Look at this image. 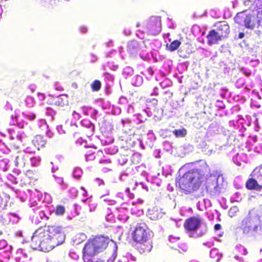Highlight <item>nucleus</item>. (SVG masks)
Returning <instances> with one entry per match:
<instances>
[{
  "instance_id": "nucleus-1",
  "label": "nucleus",
  "mask_w": 262,
  "mask_h": 262,
  "mask_svg": "<svg viewBox=\"0 0 262 262\" xmlns=\"http://www.w3.org/2000/svg\"><path fill=\"white\" fill-rule=\"evenodd\" d=\"M65 235L60 226H45L37 229L32 237L34 248L49 252L62 244Z\"/></svg>"
},
{
  "instance_id": "nucleus-2",
  "label": "nucleus",
  "mask_w": 262,
  "mask_h": 262,
  "mask_svg": "<svg viewBox=\"0 0 262 262\" xmlns=\"http://www.w3.org/2000/svg\"><path fill=\"white\" fill-rule=\"evenodd\" d=\"M205 172L197 168L189 170L177 180L176 186L186 194L195 191L204 181Z\"/></svg>"
},
{
  "instance_id": "nucleus-3",
  "label": "nucleus",
  "mask_w": 262,
  "mask_h": 262,
  "mask_svg": "<svg viewBox=\"0 0 262 262\" xmlns=\"http://www.w3.org/2000/svg\"><path fill=\"white\" fill-rule=\"evenodd\" d=\"M241 228L244 234L255 235L261 228L259 220L250 214L242 221Z\"/></svg>"
},
{
  "instance_id": "nucleus-4",
  "label": "nucleus",
  "mask_w": 262,
  "mask_h": 262,
  "mask_svg": "<svg viewBox=\"0 0 262 262\" xmlns=\"http://www.w3.org/2000/svg\"><path fill=\"white\" fill-rule=\"evenodd\" d=\"M203 221V219L199 216H190L185 220L184 228L190 237L194 236L193 234L201 227Z\"/></svg>"
},
{
  "instance_id": "nucleus-5",
  "label": "nucleus",
  "mask_w": 262,
  "mask_h": 262,
  "mask_svg": "<svg viewBox=\"0 0 262 262\" xmlns=\"http://www.w3.org/2000/svg\"><path fill=\"white\" fill-rule=\"evenodd\" d=\"M130 236L132 239L135 243L150 238L148 228L145 225H138L134 227L131 231Z\"/></svg>"
},
{
  "instance_id": "nucleus-6",
  "label": "nucleus",
  "mask_w": 262,
  "mask_h": 262,
  "mask_svg": "<svg viewBox=\"0 0 262 262\" xmlns=\"http://www.w3.org/2000/svg\"><path fill=\"white\" fill-rule=\"evenodd\" d=\"M234 20L236 23L239 25H244L246 28L253 30L254 29L256 23L254 16L251 14H247L244 12L238 13Z\"/></svg>"
},
{
  "instance_id": "nucleus-7",
  "label": "nucleus",
  "mask_w": 262,
  "mask_h": 262,
  "mask_svg": "<svg viewBox=\"0 0 262 262\" xmlns=\"http://www.w3.org/2000/svg\"><path fill=\"white\" fill-rule=\"evenodd\" d=\"M145 29L147 33L156 35L161 31V20L159 16H151L146 23Z\"/></svg>"
},
{
  "instance_id": "nucleus-8",
  "label": "nucleus",
  "mask_w": 262,
  "mask_h": 262,
  "mask_svg": "<svg viewBox=\"0 0 262 262\" xmlns=\"http://www.w3.org/2000/svg\"><path fill=\"white\" fill-rule=\"evenodd\" d=\"M100 253L91 239L85 244L83 249V258L85 262H89L90 259Z\"/></svg>"
},
{
  "instance_id": "nucleus-9",
  "label": "nucleus",
  "mask_w": 262,
  "mask_h": 262,
  "mask_svg": "<svg viewBox=\"0 0 262 262\" xmlns=\"http://www.w3.org/2000/svg\"><path fill=\"white\" fill-rule=\"evenodd\" d=\"M100 252L105 250L110 242V238L102 235L96 236L91 239Z\"/></svg>"
},
{
  "instance_id": "nucleus-10",
  "label": "nucleus",
  "mask_w": 262,
  "mask_h": 262,
  "mask_svg": "<svg viewBox=\"0 0 262 262\" xmlns=\"http://www.w3.org/2000/svg\"><path fill=\"white\" fill-rule=\"evenodd\" d=\"M52 104L61 110H65L69 106L67 95H60L53 98Z\"/></svg>"
},
{
  "instance_id": "nucleus-11",
  "label": "nucleus",
  "mask_w": 262,
  "mask_h": 262,
  "mask_svg": "<svg viewBox=\"0 0 262 262\" xmlns=\"http://www.w3.org/2000/svg\"><path fill=\"white\" fill-rule=\"evenodd\" d=\"M135 243L137 250L141 254L149 252L152 248V242L150 238Z\"/></svg>"
},
{
  "instance_id": "nucleus-12",
  "label": "nucleus",
  "mask_w": 262,
  "mask_h": 262,
  "mask_svg": "<svg viewBox=\"0 0 262 262\" xmlns=\"http://www.w3.org/2000/svg\"><path fill=\"white\" fill-rule=\"evenodd\" d=\"M215 31L223 38L228 36L230 32L229 26L226 22H219L216 24Z\"/></svg>"
},
{
  "instance_id": "nucleus-13",
  "label": "nucleus",
  "mask_w": 262,
  "mask_h": 262,
  "mask_svg": "<svg viewBox=\"0 0 262 262\" xmlns=\"http://www.w3.org/2000/svg\"><path fill=\"white\" fill-rule=\"evenodd\" d=\"M208 45L216 44L223 38L215 31V29L210 31L206 36Z\"/></svg>"
},
{
  "instance_id": "nucleus-14",
  "label": "nucleus",
  "mask_w": 262,
  "mask_h": 262,
  "mask_svg": "<svg viewBox=\"0 0 262 262\" xmlns=\"http://www.w3.org/2000/svg\"><path fill=\"white\" fill-rule=\"evenodd\" d=\"M148 212L150 219L152 220H158L161 218L163 215L162 211L157 207H154L151 209H149Z\"/></svg>"
},
{
  "instance_id": "nucleus-15",
  "label": "nucleus",
  "mask_w": 262,
  "mask_h": 262,
  "mask_svg": "<svg viewBox=\"0 0 262 262\" xmlns=\"http://www.w3.org/2000/svg\"><path fill=\"white\" fill-rule=\"evenodd\" d=\"M32 142L34 145L36 147L37 149L45 146L47 141L43 136L41 135H36L33 139Z\"/></svg>"
},
{
  "instance_id": "nucleus-16",
  "label": "nucleus",
  "mask_w": 262,
  "mask_h": 262,
  "mask_svg": "<svg viewBox=\"0 0 262 262\" xmlns=\"http://www.w3.org/2000/svg\"><path fill=\"white\" fill-rule=\"evenodd\" d=\"M140 48L139 42L136 40L130 41L127 44V50L130 52L137 51Z\"/></svg>"
},
{
  "instance_id": "nucleus-17",
  "label": "nucleus",
  "mask_w": 262,
  "mask_h": 262,
  "mask_svg": "<svg viewBox=\"0 0 262 262\" xmlns=\"http://www.w3.org/2000/svg\"><path fill=\"white\" fill-rule=\"evenodd\" d=\"M181 44V41L178 40H174L170 45H166V49L170 51H174L179 48Z\"/></svg>"
},
{
  "instance_id": "nucleus-18",
  "label": "nucleus",
  "mask_w": 262,
  "mask_h": 262,
  "mask_svg": "<svg viewBox=\"0 0 262 262\" xmlns=\"http://www.w3.org/2000/svg\"><path fill=\"white\" fill-rule=\"evenodd\" d=\"M210 257L215 261H219L222 257V255L219 253L217 250L214 249L210 251Z\"/></svg>"
},
{
  "instance_id": "nucleus-19",
  "label": "nucleus",
  "mask_w": 262,
  "mask_h": 262,
  "mask_svg": "<svg viewBox=\"0 0 262 262\" xmlns=\"http://www.w3.org/2000/svg\"><path fill=\"white\" fill-rule=\"evenodd\" d=\"M257 7L256 8L257 11V24L258 25H259L260 21L262 20V3L259 5H257Z\"/></svg>"
},
{
  "instance_id": "nucleus-20",
  "label": "nucleus",
  "mask_w": 262,
  "mask_h": 262,
  "mask_svg": "<svg viewBox=\"0 0 262 262\" xmlns=\"http://www.w3.org/2000/svg\"><path fill=\"white\" fill-rule=\"evenodd\" d=\"M91 89L93 92H97L100 90L101 83L98 80H95L91 84Z\"/></svg>"
},
{
  "instance_id": "nucleus-21",
  "label": "nucleus",
  "mask_w": 262,
  "mask_h": 262,
  "mask_svg": "<svg viewBox=\"0 0 262 262\" xmlns=\"http://www.w3.org/2000/svg\"><path fill=\"white\" fill-rule=\"evenodd\" d=\"M66 212L65 207L61 205H58L56 206L55 213L57 215H62Z\"/></svg>"
},
{
  "instance_id": "nucleus-22",
  "label": "nucleus",
  "mask_w": 262,
  "mask_h": 262,
  "mask_svg": "<svg viewBox=\"0 0 262 262\" xmlns=\"http://www.w3.org/2000/svg\"><path fill=\"white\" fill-rule=\"evenodd\" d=\"M173 133L177 137H184L186 135V130L185 128L176 129L173 131Z\"/></svg>"
},
{
  "instance_id": "nucleus-23",
  "label": "nucleus",
  "mask_w": 262,
  "mask_h": 262,
  "mask_svg": "<svg viewBox=\"0 0 262 262\" xmlns=\"http://www.w3.org/2000/svg\"><path fill=\"white\" fill-rule=\"evenodd\" d=\"M253 172L254 173V175L257 178L262 177V165L256 167L253 171Z\"/></svg>"
},
{
  "instance_id": "nucleus-24",
  "label": "nucleus",
  "mask_w": 262,
  "mask_h": 262,
  "mask_svg": "<svg viewBox=\"0 0 262 262\" xmlns=\"http://www.w3.org/2000/svg\"><path fill=\"white\" fill-rule=\"evenodd\" d=\"M26 117L29 120L32 121L35 119L36 116L34 114H31L29 115H26Z\"/></svg>"
},
{
  "instance_id": "nucleus-25",
  "label": "nucleus",
  "mask_w": 262,
  "mask_h": 262,
  "mask_svg": "<svg viewBox=\"0 0 262 262\" xmlns=\"http://www.w3.org/2000/svg\"><path fill=\"white\" fill-rule=\"evenodd\" d=\"M38 97L40 101H42L45 99V95L43 93H38L37 94Z\"/></svg>"
},
{
  "instance_id": "nucleus-26",
  "label": "nucleus",
  "mask_w": 262,
  "mask_h": 262,
  "mask_svg": "<svg viewBox=\"0 0 262 262\" xmlns=\"http://www.w3.org/2000/svg\"><path fill=\"white\" fill-rule=\"evenodd\" d=\"M221 228V225L220 224H216L214 226L215 231L219 230Z\"/></svg>"
},
{
  "instance_id": "nucleus-27",
  "label": "nucleus",
  "mask_w": 262,
  "mask_h": 262,
  "mask_svg": "<svg viewBox=\"0 0 262 262\" xmlns=\"http://www.w3.org/2000/svg\"><path fill=\"white\" fill-rule=\"evenodd\" d=\"M99 162L100 163H111V161L110 160H109V159H106V160H100L99 161Z\"/></svg>"
},
{
  "instance_id": "nucleus-28",
  "label": "nucleus",
  "mask_w": 262,
  "mask_h": 262,
  "mask_svg": "<svg viewBox=\"0 0 262 262\" xmlns=\"http://www.w3.org/2000/svg\"><path fill=\"white\" fill-rule=\"evenodd\" d=\"M32 174L33 172L30 170H28L26 172V175L29 176L30 177H31V175H32Z\"/></svg>"
},
{
  "instance_id": "nucleus-29",
  "label": "nucleus",
  "mask_w": 262,
  "mask_h": 262,
  "mask_svg": "<svg viewBox=\"0 0 262 262\" xmlns=\"http://www.w3.org/2000/svg\"><path fill=\"white\" fill-rule=\"evenodd\" d=\"M245 36V34L243 32H241L238 34V38L239 39L243 38Z\"/></svg>"
},
{
  "instance_id": "nucleus-30",
  "label": "nucleus",
  "mask_w": 262,
  "mask_h": 262,
  "mask_svg": "<svg viewBox=\"0 0 262 262\" xmlns=\"http://www.w3.org/2000/svg\"><path fill=\"white\" fill-rule=\"evenodd\" d=\"M148 71L150 73L151 75H152L154 73V71L150 67L148 69Z\"/></svg>"
},
{
  "instance_id": "nucleus-31",
  "label": "nucleus",
  "mask_w": 262,
  "mask_h": 262,
  "mask_svg": "<svg viewBox=\"0 0 262 262\" xmlns=\"http://www.w3.org/2000/svg\"><path fill=\"white\" fill-rule=\"evenodd\" d=\"M72 85L73 88H75V89H77L78 88V84L76 82H73L72 84Z\"/></svg>"
},
{
  "instance_id": "nucleus-32",
  "label": "nucleus",
  "mask_w": 262,
  "mask_h": 262,
  "mask_svg": "<svg viewBox=\"0 0 262 262\" xmlns=\"http://www.w3.org/2000/svg\"><path fill=\"white\" fill-rule=\"evenodd\" d=\"M81 31L82 33H86L87 32V29L86 28H81Z\"/></svg>"
},
{
  "instance_id": "nucleus-33",
  "label": "nucleus",
  "mask_w": 262,
  "mask_h": 262,
  "mask_svg": "<svg viewBox=\"0 0 262 262\" xmlns=\"http://www.w3.org/2000/svg\"><path fill=\"white\" fill-rule=\"evenodd\" d=\"M177 239V238H174V237H172V236H171V237H170V241L171 242H174V241L175 239Z\"/></svg>"
},
{
  "instance_id": "nucleus-34",
  "label": "nucleus",
  "mask_w": 262,
  "mask_h": 262,
  "mask_svg": "<svg viewBox=\"0 0 262 262\" xmlns=\"http://www.w3.org/2000/svg\"><path fill=\"white\" fill-rule=\"evenodd\" d=\"M244 254H246L247 253V251L246 249H244Z\"/></svg>"
},
{
  "instance_id": "nucleus-35",
  "label": "nucleus",
  "mask_w": 262,
  "mask_h": 262,
  "mask_svg": "<svg viewBox=\"0 0 262 262\" xmlns=\"http://www.w3.org/2000/svg\"><path fill=\"white\" fill-rule=\"evenodd\" d=\"M27 99H30L32 100V98L31 97H27Z\"/></svg>"
},
{
  "instance_id": "nucleus-36",
  "label": "nucleus",
  "mask_w": 262,
  "mask_h": 262,
  "mask_svg": "<svg viewBox=\"0 0 262 262\" xmlns=\"http://www.w3.org/2000/svg\"><path fill=\"white\" fill-rule=\"evenodd\" d=\"M30 89L32 91V92H34V89L33 88H30Z\"/></svg>"
},
{
  "instance_id": "nucleus-37",
  "label": "nucleus",
  "mask_w": 262,
  "mask_h": 262,
  "mask_svg": "<svg viewBox=\"0 0 262 262\" xmlns=\"http://www.w3.org/2000/svg\"><path fill=\"white\" fill-rule=\"evenodd\" d=\"M95 210V207H94V208L92 209H90V211H92L93 210Z\"/></svg>"
},
{
  "instance_id": "nucleus-38",
  "label": "nucleus",
  "mask_w": 262,
  "mask_h": 262,
  "mask_svg": "<svg viewBox=\"0 0 262 262\" xmlns=\"http://www.w3.org/2000/svg\"><path fill=\"white\" fill-rule=\"evenodd\" d=\"M136 26H137V27H139V26H140V24L138 23V24L136 25Z\"/></svg>"
},
{
  "instance_id": "nucleus-39",
  "label": "nucleus",
  "mask_w": 262,
  "mask_h": 262,
  "mask_svg": "<svg viewBox=\"0 0 262 262\" xmlns=\"http://www.w3.org/2000/svg\"><path fill=\"white\" fill-rule=\"evenodd\" d=\"M88 155H89V154H88V153H86V154H85V156H88Z\"/></svg>"
},
{
  "instance_id": "nucleus-40",
  "label": "nucleus",
  "mask_w": 262,
  "mask_h": 262,
  "mask_svg": "<svg viewBox=\"0 0 262 262\" xmlns=\"http://www.w3.org/2000/svg\"><path fill=\"white\" fill-rule=\"evenodd\" d=\"M26 104L28 105V103H27V102L26 101Z\"/></svg>"
},
{
  "instance_id": "nucleus-41",
  "label": "nucleus",
  "mask_w": 262,
  "mask_h": 262,
  "mask_svg": "<svg viewBox=\"0 0 262 262\" xmlns=\"http://www.w3.org/2000/svg\"><path fill=\"white\" fill-rule=\"evenodd\" d=\"M130 1H131L132 2H133V1H134V0H130Z\"/></svg>"
}]
</instances>
